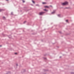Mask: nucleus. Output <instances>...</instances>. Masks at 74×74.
Masks as SVG:
<instances>
[{"instance_id":"f257e3e1","label":"nucleus","mask_w":74,"mask_h":74,"mask_svg":"<svg viewBox=\"0 0 74 74\" xmlns=\"http://www.w3.org/2000/svg\"><path fill=\"white\" fill-rule=\"evenodd\" d=\"M68 2L65 1L64 3H62V5H66V4H68Z\"/></svg>"},{"instance_id":"f03ea898","label":"nucleus","mask_w":74,"mask_h":74,"mask_svg":"<svg viewBox=\"0 0 74 74\" xmlns=\"http://www.w3.org/2000/svg\"><path fill=\"white\" fill-rule=\"evenodd\" d=\"M45 13V12H40L39 14L40 15H42V14H44Z\"/></svg>"},{"instance_id":"7ed1b4c3","label":"nucleus","mask_w":74,"mask_h":74,"mask_svg":"<svg viewBox=\"0 0 74 74\" xmlns=\"http://www.w3.org/2000/svg\"><path fill=\"white\" fill-rule=\"evenodd\" d=\"M55 11L51 12V14H55Z\"/></svg>"},{"instance_id":"20e7f679","label":"nucleus","mask_w":74,"mask_h":74,"mask_svg":"<svg viewBox=\"0 0 74 74\" xmlns=\"http://www.w3.org/2000/svg\"><path fill=\"white\" fill-rule=\"evenodd\" d=\"M44 7H45V8H49V7L47 6H44Z\"/></svg>"},{"instance_id":"39448f33","label":"nucleus","mask_w":74,"mask_h":74,"mask_svg":"<svg viewBox=\"0 0 74 74\" xmlns=\"http://www.w3.org/2000/svg\"><path fill=\"white\" fill-rule=\"evenodd\" d=\"M44 11H46V12H47L48 10H46V9H44Z\"/></svg>"},{"instance_id":"423d86ee","label":"nucleus","mask_w":74,"mask_h":74,"mask_svg":"<svg viewBox=\"0 0 74 74\" xmlns=\"http://www.w3.org/2000/svg\"><path fill=\"white\" fill-rule=\"evenodd\" d=\"M32 3H34V4H35V2L33 0H32Z\"/></svg>"},{"instance_id":"0eeeda50","label":"nucleus","mask_w":74,"mask_h":74,"mask_svg":"<svg viewBox=\"0 0 74 74\" xmlns=\"http://www.w3.org/2000/svg\"><path fill=\"white\" fill-rule=\"evenodd\" d=\"M57 15H58V17H60V15L58 14Z\"/></svg>"},{"instance_id":"6e6552de","label":"nucleus","mask_w":74,"mask_h":74,"mask_svg":"<svg viewBox=\"0 0 74 74\" xmlns=\"http://www.w3.org/2000/svg\"><path fill=\"white\" fill-rule=\"evenodd\" d=\"M3 11V9H0V12H1Z\"/></svg>"},{"instance_id":"1a4fd4ad","label":"nucleus","mask_w":74,"mask_h":74,"mask_svg":"<svg viewBox=\"0 0 74 74\" xmlns=\"http://www.w3.org/2000/svg\"><path fill=\"white\" fill-rule=\"evenodd\" d=\"M11 15H14L13 14V12H11Z\"/></svg>"},{"instance_id":"9d476101","label":"nucleus","mask_w":74,"mask_h":74,"mask_svg":"<svg viewBox=\"0 0 74 74\" xmlns=\"http://www.w3.org/2000/svg\"><path fill=\"white\" fill-rule=\"evenodd\" d=\"M59 33H60V34H62V32H61V31L59 32Z\"/></svg>"},{"instance_id":"9b49d317","label":"nucleus","mask_w":74,"mask_h":74,"mask_svg":"<svg viewBox=\"0 0 74 74\" xmlns=\"http://www.w3.org/2000/svg\"><path fill=\"white\" fill-rule=\"evenodd\" d=\"M25 22H26V21H24L23 23L24 24V23H25Z\"/></svg>"},{"instance_id":"f8f14e48","label":"nucleus","mask_w":74,"mask_h":74,"mask_svg":"<svg viewBox=\"0 0 74 74\" xmlns=\"http://www.w3.org/2000/svg\"><path fill=\"white\" fill-rule=\"evenodd\" d=\"M22 1H23V3H25V1L23 0H22Z\"/></svg>"},{"instance_id":"ddd939ff","label":"nucleus","mask_w":74,"mask_h":74,"mask_svg":"<svg viewBox=\"0 0 74 74\" xmlns=\"http://www.w3.org/2000/svg\"><path fill=\"white\" fill-rule=\"evenodd\" d=\"M42 4H46V3L45 2H43Z\"/></svg>"},{"instance_id":"4468645a","label":"nucleus","mask_w":74,"mask_h":74,"mask_svg":"<svg viewBox=\"0 0 74 74\" xmlns=\"http://www.w3.org/2000/svg\"><path fill=\"white\" fill-rule=\"evenodd\" d=\"M66 22H68V20H66Z\"/></svg>"},{"instance_id":"2eb2a0df","label":"nucleus","mask_w":74,"mask_h":74,"mask_svg":"<svg viewBox=\"0 0 74 74\" xmlns=\"http://www.w3.org/2000/svg\"><path fill=\"white\" fill-rule=\"evenodd\" d=\"M71 74H74V73L71 72Z\"/></svg>"},{"instance_id":"dca6fc26","label":"nucleus","mask_w":74,"mask_h":74,"mask_svg":"<svg viewBox=\"0 0 74 74\" xmlns=\"http://www.w3.org/2000/svg\"><path fill=\"white\" fill-rule=\"evenodd\" d=\"M36 5H37V6H39V5L38 4Z\"/></svg>"},{"instance_id":"f3484780","label":"nucleus","mask_w":74,"mask_h":74,"mask_svg":"<svg viewBox=\"0 0 74 74\" xmlns=\"http://www.w3.org/2000/svg\"><path fill=\"white\" fill-rule=\"evenodd\" d=\"M16 66H18V64H16Z\"/></svg>"},{"instance_id":"a211bd4d","label":"nucleus","mask_w":74,"mask_h":74,"mask_svg":"<svg viewBox=\"0 0 74 74\" xmlns=\"http://www.w3.org/2000/svg\"><path fill=\"white\" fill-rule=\"evenodd\" d=\"M15 53V54H17V53Z\"/></svg>"},{"instance_id":"6ab92c4d","label":"nucleus","mask_w":74,"mask_h":74,"mask_svg":"<svg viewBox=\"0 0 74 74\" xmlns=\"http://www.w3.org/2000/svg\"><path fill=\"white\" fill-rule=\"evenodd\" d=\"M65 8L66 9H67L68 8Z\"/></svg>"},{"instance_id":"aec40b11","label":"nucleus","mask_w":74,"mask_h":74,"mask_svg":"<svg viewBox=\"0 0 74 74\" xmlns=\"http://www.w3.org/2000/svg\"><path fill=\"white\" fill-rule=\"evenodd\" d=\"M3 18H5V17H3Z\"/></svg>"},{"instance_id":"412c9836","label":"nucleus","mask_w":74,"mask_h":74,"mask_svg":"<svg viewBox=\"0 0 74 74\" xmlns=\"http://www.w3.org/2000/svg\"><path fill=\"white\" fill-rule=\"evenodd\" d=\"M62 57H61V56H60V58H61Z\"/></svg>"},{"instance_id":"4be33fe9","label":"nucleus","mask_w":74,"mask_h":74,"mask_svg":"<svg viewBox=\"0 0 74 74\" xmlns=\"http://www.w3.org/2000/svg\"><path fill=\"white\" fill-rule=\"evenodd\" d=\"M44 59H46V58H44Z\"/></svg>"},{"instance_id":"5701e85b","label":"nucleus","mask_w":74,"mask_h":74,"mask_svg":"<svg viewBox=\"0 0 74 74\" xmlns=\"http://www.w3.org/2000/svg\"><path fill=\"white\" fill-rule=\"evenodd\" d=\"M6 1H8V0H6Z\"/></svg>"},{"instance_id":"b1692460","label":"nucleus","mask_w":74,"mask_h":74,"mask_svg":"<svg viewBox=\"0 0 74 74\" xmlns=\"http://www.w3.org/2000/svg\"><path fill=\"white\" fill-rule=\"evenodd\" d=\"M50 7H52V5H50Z\"/></svg>"},{"instance_id":"393cba45","label":"nucleus","mask_w":74,"mask_h":74,"mask_svg":"<svg viewBox=\"0 0 74 74\" xmlns=\"http://www.w3.org/2000/svg\"><path fill=\"white\" fill-rule=\"evenodd\" d=\"M0 47H1V45H0Z\"/></svg>"}]
</instances>
